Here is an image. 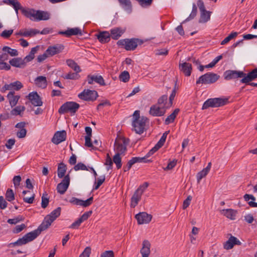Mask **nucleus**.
<instances>
[{"instance_id": "1", "label": "nucleus", "mask_w": 257, "mask_h": 257, "mask_svg": "<svg viewBox=\"0 0 257 257\" xmlns=\"http://www.w3.org/2000/svg\"><path fill=\"white\" fill-rule=\"evenodd\" d=\"M3 2L12 6L15 10L16 15H18L19 10L27 18L33 21H47L50 19V14L47 11L35 10L34 9H26L24 8L18 0H3Z\"/></svg>"}, {"instance_id": "2", "label": "nucleus", "mask_w": 257, "mask_h": 257, "mask_svg": "<svg viewBox=\"0 0 257 257\" xmlns=\"http://www.w3.org/2000/svg\"><path fill=\"white\" fill-rule=\"evenodd\" d=\"M224 77L226 80L242 78L240 80V82L248 83L257 78V68L247 74L240 71L227 70L224 73Z\"/></svg>"}, {"instance_id": "3", "label": "nucleus", "mask_w": 257, "mask_h": 257, "mask_svg": "<svg viewBox=\"0 0 257 257\" xmlns=\"http://www.w3.org/2000/svg\"><path fill=\"white\" fill-rule=\"evenodd\" d=\"M148 119L144 116H140V111L136 110L133 115L132 125L136 133L142 134L145 130Z\"/></svg>"}, {"instance_id": "4", "label": "nucleus", "mask_w": 257, "mask_h": 257, "mask_svg": "<svg viewBox=\"0 0 257 257\" xmlns=\"http://www.w3.org/2000/svg\"><path fill=\"white\" fill-rule=\"evenodd\" d=\"M143 43V41L137 38L121 39L117 42V45L127 51L134 50L138 45Z\"/></svg>"}, {"instance_id": "5", "label": "nucleus", "mask_w": 257, "mask_h": 257, "mask_svg": "<svg viewBox=\"0 0 257 257\" xmlns=\"http://www.w3.org/2000/svg\"><path fill=\"white\" fill-rule=\"evenodd\" d=\"M228 102V99L227 98H209L204 102L202 109H205L210 107H217L222 106L227 104Z\"/></svg>"}, {"instance_id": "6", "label": "nucleus", "mask_w": 257, "mask_h": 257, "mask_svg": "<svg viewBox=\"0 0 257 257\" xmlns=\"http://www.w3.org/2000/svg\"><path fill=\"white\" fill-rule=\"evenodd\" d=\"M129 141L125 138L117 137L115 139L114 150L116 152V154L122 155L125 153L126 150V146L128 145Z\"/></svg>"}, {"instance_id": "7", "label": "nucleus", "mask_w": 257, "mask_h": 257, "mask_svg": "<svg viewBox=\"0 0 257 257\" xmlns=\"http://www.w3.org/2000/svg\"><path fill=\"white\" fill-rule=\"evenodd\" d=\"M61 207H57L50 214L47 215L41 223L44 228L47 229L51 225V223L60 216L61 213Z\"/></svg>"}, {"instance_id": "8", "label": "nucleus", "mask_w": 257, "mask_h": 257, "mask_svg": "<svg viewBox=\"0 0 257 257\" xmlns=\"http://www.w3.org/2000/svg\"><path fill=\"white\" fill-rule=\"evenodd\" d=\"M79 104L75 102H66L60 107L58 112L60 114H64L69 112L74 114L79 108Z\"/></svg>"}, {"instance_id": "9", "label": "nucleus", "mask_w": 257, "mask_h": 257, "mask_svg": "<svg viewBox=\"0 0 257 257\" xmlns=\"http://www.w3.org/2000/svg\"><path fill=\"white\" fill-rule=\"evenodd\" d=\"M219 78L216 74L209 72L201 76L196 81V84H209L215 82Z\"/></svg>"}, {"instance_id": "10", "label": "nucleus", "mask_w": 257, "mask_h": 257, "mask_svg": "<svg viewBox=\"0 0 257 257\" xmlns=\"http://www.w3.org/2000/svg\"><path fill=\"white\" fill-rule=\"evenodd\" d=\"M98 96V93L95 90L85 89L78 94V97L85 101H94Z\"/></svg>"}, {"instance_id": "11", "label": "nucleus", "mask_w": 257, "mask_h": 257, "mask_svg": "<svg viewBox=\"0 0 257 257\" xmlns=\"http://www.w3.org/2000/svg\"><path fill=\"white\" fill-rule=\"evenodd\" d=\"M69 175H66L62 181L57 185V190L60 194H64L67 190L70 184Z\"/></svg>"}, {"instance_id": "12", "label": "nucleus", "mask_w": 257, "mask_h": 257, "mask_svg": "<svg viewBox=\"0 0 257 257\" xmlns=\"http://www.w3.org/2000/svg\"><path fill=\"white\" fill-rule=\"evenodd\" d=\"M23 85L19 81L12 82L10 84H6L1 89L2 92H5L7 90L19 91L23 88Z\"/></svg>"}, {"instance_id": "13", "label": "nucleus", "mask_w": 257, "mask_h": 257, "mask_svg": "<svg viewBox=\"0 0 257 257\" xmlns=\"http://www.w3.org/2000/svg\"><path fill=\"white\" fill-rule=\"evenodd\" d=\"M169 131L165 132L163 134L162 137L161 138L159 141L157 143V144L153 147L146 155L147 157H149L150 156L152 155L155 152L157 151L160 148H161L164 143L166 141L167 136L169 134Z\"/></svg>"}, {"instance_id": "14", "label": "nucleus", "mask_w": 257, "mask_h": 257, "mask_svg": "<svg viewBox=\"0 0 257 257\" xmlns=\"http://www.w3.org/2000/svg\"><path fill=\"white\" fill-rule=\"evenodd\" d=\"M169 131L165 132L163 134L162 137L161 138L159 141L157 143V144L153 147L146 155L147 157H149L150 156L152 155L155 152L157 151L160 148H161L164 143L166 141L167 136L169 134Z\"/></svg>"}, {"instance_id": "15", "label": "nucleus", "mask_w": 257, "mask_h": 257, "mask_svg": "<svg viewBox=\"0 0 257 257\" xmlns=\"http://www.w3.org/2000/svg\"><path fill=\"white\" fill-rule=\"evenodd\" d=\"M26 97L30 100L31 104L35 106H40L43 104L41 98L37 92L30 93Z\"/></svg>"}, {"instance_id": "16", "label": "nucleus", "mask_w": 257, "mask_h": 257, "mask_svg": "<svg viewBox=\"0 0 257 257\" xmlns=\"http://www.w3.org/2000/svg\"><path fill=\"white\" fill-rule=\"evenodd\" d=\"M139 224L149 223L152 220V216L145 212H140L135 216Z\"/></svg>"}, {"instance_id": "17", "label": "nucleus", "mask_w": 257, "mask_h": 257, "mask_svg": "<svg viewBox=\"0 0 257 257\" xmlns=\"http://www.w3.org/2000/svg\"><path fill=\"white\" fill-rule=\"evenodd\" d=\"M46 230L41 224L38 228L25 235L28 242L33 241L41 233L42 231Z\"/></svg>"}, {"instance_id": "18", "label": "nucleus", "mask_w": 257, "mask_h": 257, "mask_svg": "<svg viewBox=\"0 0 257 257\" xmlns=\"http://www.w3.org/2000/svg\"><path fill=\"white\" fill-rule=\"evenodd\" d=\"M166 107H160L157 105H152L150 109L149 113L154 116H161L166 112Z\"/></svg>"}, {"instance_id": "19", "label": "nucleus", "mask_w": 257, "mask_h": 257, "mask_svg": "<svg viewBox=\"0 0 257 257\" xmlns=\"http://www.w3.org/2000/svg\"><path fill=\"white\" fill-rule=\"evenodd\" d=\"M66 138V132L65 131H58L54 135L52 139V142L58 145L60 143L65 141Z\"/></svg>"}, {"instance_id": "20", "label": "nucleus", "mask_w": 257, "mask_h": 257, "mask_svg": "<svg viewBox=\"0 0 257 257\" xmlns=\"http://www.w3.org/2000/svg\"><path fill=\"white\" fill-rule=\"evenodd\" d=\"M64 48L62 44H56L52 46H49L46 50V52L49 56H52L60 53Z\"/></svg>"}, {"instance_id": "21", "label": "nucleus", "mask_w": 257, "mask_h": 257, "mask_svg": "<svg viewBox=\"0 0 257 257\" xmlns=\"http://www.w3.org/2000/svg\"><path fill=\"white\" fill-rule=\"evenodd\" d=\"M10 64L15 67L24 68L26 66L25 60L20 57L14 58L9 61Z\"/></svg>"}, {"instance_id": "22", "label": "nucleus", "mask_w": 257, "mask_h": 257, "mask_svg": "<svg viewBox=\"0 0 257 257\" xmlns=\"http://www.w3.org/2000/svg\"><path fill=\"white\" fill-rule=\"evenodd\" d=\"M59 34L61 35H65L67 37H69L73 35H82V31L79 28H68L65 31L59 32Z\"/></svg>"}, {"instance_id": "23", "label": "nucleus", "mask_w": 257, "mask_h": 257, "mask_svg": "<svg viewBox=\"0 0 257 257\" xmlns=\"http://www.w3.org/2000/svg\"><path fill=\"white\" fill-rule=\"evenodd\" d=\"M240 245V241L235 237L231 235L228 240L223 244L224 248L225 249H230L233 248L234 245Z\"/></svg>"}, {"instance_id": "24", "label": "nucleus", "mask_w": 257, "mask_h": 257, "mask_svg": "<svg viewBox=\"0 0 257 257\" xmlns=\"http://www.w3.org/2000/svg\"><path fill=\"white\" fill-rule=\"evenodd\" d=\"M140 189L141 188H138L131 198V207L132 208H135L141 199L143 193Z\"/></svg>"}, {"instance_id": "25", "label": "nucleus", "mask_w": 257, "mask_h": 257, "mask_svg": "<svg viewBox=\"0 0 257 257\" xmlns=\"http://www.w3.org/2000/svg\"><path fill=\"white\" fill-rule=\"evenodd\" d=\"M39 33L40 31L36 29H31L30 30H28L25 29L20 30L19 32L17 33L16 34L17 35H20L23 37H31L39 34Z\"/></svg>"}, {"instance_id": "26", "label": "nucleus", "mask_w": 257, "mask_h": 257, "mask_svg": "<svg viewBox=\"0 0 257 257\" xmlns=\"http://www.w3.org/2000/svg\"><path fill=\"white\" fill-rule=\"evenodd\" d=\"M88 83L90 84L93 83V81L102 86L105 85V83L103 77L101 75H88L87 77Z\"/></svg>"}, {"instance_id": "27", "label": "nucleus", "mask_w": 257, "mask_h": 257, "mask_svg": "<svg viewBox=\"0 0 257 257\" xmlns=\"http://www.w3.org/2000/svg\"><path fill=\"white\" fill-rule=\"evenodd\" d=\"M7 97L9 100L10 106L12 108L16 106L20 98V96L18 95H15L14 91H10L8 94Z\"/></svg>"}, {"instance_id": "28", "label": "nucleus", "mask_w": 257, "mask_h": 257, "mask_svg": "<svg viewBox=\"0 0 257 257\" xmlns=\"http://www.w3.org/2000/svg\"><path fill=\"white\" fill-rule=\"evenodd\" d=\"M146 156L145 157L140 158V157H134L131 160L128 161L127 163L126 166L123 167V171L124 172L128 171L132 167V166L135 163L137 162H146L145 160H146Z\"/></svg>"}, {"instance_id": "29", "label": "nucleus", "mask_w": 257, "mask_h": 257, "mask_svg": "<svg viewBox=\"0 0 257 257\" xmlns=\"http://www.w3.org/2000/svg\"><path fill=\"white\" fill-rule=\"evenodd\" d=\"M179 68L186 76H190L192 72V65L187 62L179 64Z\"/></svg>"}, {"instance_id": "30", "label": "nucleus", "mask_w": 257, "mask_h": 257, "mask_svg": "<svg viewBox=\"0 0 257 257\" xmlns=\"http://www.w3.org/2000/svg\"><path fill=\"white\" fill-rule=\"evenodd\" d=\"M150 247L151 244L147 240H145L143 242V247L141 248L140 252L142 254V257H148L150 254Z\"/></svg>"}, {"instance_id": "31", "label": "nucleus", "mask_w": 257, "mask_h": 257, "mask_svg": "<svg viewBox=\"0 0 257 257\" xmlns=\"http://www.w3.org/2000/svg\"><path fill=\"white\" fill-rule=\"evenodd\" d=\"M97 38L101 43L108 42L110 40V33L107 31L100 32L99 34L96 35Z\"/></svg>"}, {"instance_id": "32", "label": "nucleus", "mask_w": 257, "mask_h": 257, "mask_svg": "<svg viewBox=\"0 0 257 257\" xmlns=\"http://www.w3.org/2000/svg\"><path fill=\"white\" fill-rule=\"evenodd\" d=\"M110 35L112 39L117 40L124 33L125 30L117 27L112 29L110 31Z\"/></svg>"}, {"instance_id": "33", "label": "nucleus", "mask_w": 257, "mask_h": 257, "mask_svg": "<svg viewBox=\"0 0 257 257\" xmlns=\"http://www.w3.org/2000/svg\"><path fill=\"white\" fill-rule=\"evenodd\" d=\"M211 167V163H208L207 166L203 169L202 171L198 172L197 174V182L199 183L200 180L204 177H205L210 170Z\"/></svg>"}, {"instance_id": "34", "label": "nucleus", "mask_w": 257, "mask_h": 257, "mask_svg": "<svg viewBox=\"0 0 257 257\" xmlns=\"http://www.w3.org/2000/svg\"><path fill=\"white\" fill-rule=\"evenodd\" d=\"M119 5L128 13L132 11V5L130 0H118Z\"/></svg>"}, {"instance_id": "35", "label": "nucleus", "mask_w": 257, "mask_h": 257, "mask_svg": "<svg viewBox=\"0 0 257 257\" xmlns=\"http://www.w3.org/2000/svg\"><path fill=\"white\" fill-rule=\"evenodd\" d=\"M35 83L39 87L42 88H46L47 85L46 77L43 76L37 77L35 79Z\"/></svg>"}, {"instance_id": "36", "label": "nucleus", "mask_w": 257, "mask_h": 257, "mask_svg": "<svg viewBox=\"0 0 257 257\" xmlns=\"http://www.w3.org/2000/svg\"><path fill=\"white\" fill-rule=\"evenodd\" d=\"M221 213L225 216L226 217L230 218L231 219H234L235 216L236 214V211L231 209H223L221 211Z\"/></svg>"}, {"instance_id": "37", "label": "nucleus", "mask_w": 257, "mask_h": 257, "mask_svg": "<svg viewBox=\"0 0 257 257\" xmlns=\"http://www.w3.org/2000/svg\"><path fill=\"white\" fill-rule=\"evenodd\" d=\"M26 107L24 106L19 105L12 109L10 113L12 115H21L25 110Z\"/></svg>"}, {"instance_id": "38", "label": "nucleus", "mask_w": 257, "mask_h": 257, "mask_svg": "<svg viewBox=\"0 0 257 257\" xmlns=\"http://www.w3.org/2000/svg\"><path fill=\"white\" fill-rule=\"evenodd\" d=\"M179 111V108H176L174 111L166 118L165 121V124L167 125L173 122Z\"/></svg>"}, {"instance_id": "39", "label": "nucleus", "mask_w": 257, "mask_h": 257, "mask_svg": "<svg viewBox=\"0 0 257 257\" xmlns=\"http://www.w3.org/2000/svg\"><path fill=\"white\" fill-rule=\"evenodd\" d=\"M67 167L66 165L63 163H60L58 167V176L60 178H64L65 173L66 172Z\"/></svg>"}, {"instance_id": "40", "label": "nucleus", "mask_w": 257, "mask_h": 257, "mask_svg": "<svg viewBox=\"0 0 257 257\" xmlns=\"http://www.w3.org/2000/svg\"><path fill=\"white\" fill-rule=\"evenodd\" d=\"M66 63L68 66L71 68L74 71L79 73L81 71L80 67L72 59H68L66 60Z\"/></svg>"}, {"instance_id": "41", "label": "nucleus", "mask_w": 257, "mask_h": 257, "mask_svg": "<svg viewBox=\"0 0 257 257\" xmlns=\"http://www.w3.org/2000/svg\"><path fill=\"white\" fill-rule=\"evenodd\" d=\"M201 12L200 14V18L199 20L200 23H206L208 20H210V12L209 11H207L206 10L203 11Z\"/></svg>"}, {"instance_id": "42", "label": "nucleus", "mask_w": 257, "mask_h": 257, "mask_svg": "<svg viewBox=\"0 0 257 257\" xmlns=\"http://www.w3.org/2000/svg\"><path fill=\"white\" fill-rule=\"evenodd\" d=\"M244 199L246 201H248L249 199L252 200L251 201L248 202L249 205L252 207H256L257 203L254 202L253 201L255 200V197L252 195L245 194L243 196Z\"/></svg>"}, {"instance_id": "43", "label": "nucleus", "mask_w": 257, "mask_h": 257, "mask_svg": "<svg viewBox=\"0 0 257 257\" xmlns=\"http://www.w3.org/2000/svg\"><path fill=\"white\" fill-rule=\"evenodd\" d=\"M3 51L10 54L11 56H17L18 55V52L16 49H12L8 46H5L3 48Z\"/></svg>"}, {"instance_id": "44", "label": "nucleus", "mask_w": 257, "mask_h": 257, "mask_svg": "<svg viewBox=\"0 0 257 257\" xmlns=\"http://www.w3.org/2000/svg\"><path fill=\"white\" fill-rule=\"evenodd\" d=\"M120 154H116L113 157L112 161L116 165V168L119 169L121 167V158Z\"/></svg>"}, {"instance_id": "45", "label": "nucleus", "mask_w": 257, "mask_h": 257, "mask_svg": "<svg viewBox=\"0 0 257 257\" xmlns=\"http://www.w3.org/2000/svg\"><path fill=\"white\" fill-rule=\"evenodd\" d=\"M130 77V74L126 71H124L121 72L119 76V80L124 82L128 81Z\"/></svg>"}, {"instance_id": "46", "label": "nucleus", "mask_w": 257, "mask_h": 257, "mask_svg": "<svg viewBox=\"0 0 257 257\" xmlns=\"http://www.w3.org/2000/svg\"><path fill=\"white\" fill-rule=\"evenodd\" d=\"M197 7L195 5V4H193V8H192V12L190 14L189 17L187 18L185 21H184L183 22H182V24L183 23H184L185 22H187V21H188L192 19H193L196 16V14H197Z\"/></svg>"}, {"instance_id": "47", "label": "nucleus", "mask_w": 257, "mask_h": 257, "mask_svg": "<svg viewBox=\"0 0 257 257\" xmlns=\"http://www.w3.org/2000/svg\"><path fill=\"white\" fill-rule=\"evenodd\" d=\"M6 198L8 201H12L15 199V194L12 189H8L6 193Z\"/></svg>"}, {"instance_id": "48", "label": "nucleus", "mask_w": 257, "mask_h": 257, "mask_svg": "<svg viewBox=\"0 0 257 257\" xmlns=\"http://www.w3.org/2000/svg\"><path fill=\"white\" fill-rule=\"evenodd\" d=\"M237 35V32H233L230 34L227 37H226L221 42V45H224L229 42L231 39H233Z\"/></svg>"}, {"instance_id": "49", "label": "nucleus", "mask_w": 257, "mask_h": 257, "mask_svg": "<svg viewBox=\"0 0 257 257\" xmlns=\"http://www.w3.org/2000/svg\"><path fill=\"white\" fill-rule=\"evenodd\" d=\"M28 243V241L27 240V239L24 235L22 238H19L17 241L14 243H11L9 244V246L13 245V246L19 245H21L23 244H25Z\"/></svg>"}, {"instance_id": "50", "label": "nucleus", "mask_w": 257, "mask_h": 257, "mask_svg": "<svg viewBox=\"0 0 257 257\" xmlns=\"http://www.w3.org/2000/svg\"><path fill=\"white\" fill-rule=\"evenodd\" d=\"M104 164L105 165L108 166V167L107 168V170H109L112 168L113 161L108 153L106 154V158Z\"/></svg>"}, {"instance_id": "51", "label": "nucleus", "mask_w": 257, "mask_h": 257, "mask_svg": "<svg viewBox=\"0 0 257 257\" xmlns=\"http://www.w3.org/2000/svg\"><path fill=\"white\" fill-rule=\"evenodd\" d=\"M10 69L11 66L0 58V70H9Z\"/></svg>"}, {"instance_id": "52", "label": "nucleus", "mask_w": 257, "mask_h": 257, "mask_svg": "<svg viewBox=\"0 0 257 257\" xmlns=\"http://www.w3.org/2000/svg\"><path fill=\"white\" fill-rule=\"evenodd\" d=\"M176 94V87L173 89L172 93L169 97V102L168 103V105H167L166 107L168 108L170 106H171L173 104V101L175 97Z\"/></svg>"}, {"instance_id": "53", "label": "nucleus", "mask_w": 257, "mask_h": 257, "mask_svg": "<svg viewBox=\"0 0 257 257\" xmlns=\"http://www.w3.org/2000/svg\"><path fill=\"white\" fill-rule=\"evenodd\" d=\"M24 220V218L22 216H19L16 218L13 219H9L7 222L11 224H16L18 222L23 221Z\"/></svg>"}, {"instance_id": "54", "label": "nucleus", "mask_w": 257, "mask_h": 257, "mask_svg": "<svg viewBox=\"0 0 257 257\" xmlns=\"http://www.w3.org/2000/svg\"><path fill=\"white\" fill-rule=\"evenodd\" d=\"M64 78L67 79H77L79 78V75L78 73H72L70 72L66 74L64 77Z\"/></svg>"}, {"instance_id": "55", "label": "nucleus", "mask_w": 257, "mask_h": 257, "mask_svg": "<svg viewBox=\"0 0 257 257\" xmlns=\"http://www.w3.org/2000/svg\"><path fill=\"white\" fill-rule=\"evenodd\" d=\"M91 253V248L89 246L86 247L84 251L80 254L79 257H89Z\"/></svg>"}, {"instance_id": "56", "label": "nucleus", "mask_w": 257, "mask_h": 257, "mask_svg": "<svg viewBox=\"0 0 257 257\" xmlns=\"http://www.w3.org/2000/svg\"><path fill=\"white\" fill-rule=\"evenodd\" d=\"M167 99L168 96L167 95H163L158 99V103L160 105L164 104L163 106L166 107L167 106H165V104L167 103Z\"/></svg>"}, {"instance_id": "57", "label": "nucleus", "mask_w": 257, "mask_h": 257, "mask_svg": "<svg viewBox=\"0 0 257 257\" xmlns=\"http://www.w3.org/2000/svg\"><path fill=\"white\" fill-rule=\"evenodd\" d=\"M13 33V30H4L1 34V36L4 38H9Z\"/></svg>"}, {"instance_id": "58", "label": "nucleus", "mask_w": 257, "mask_h": 257, "mask_svg": "<svg viewBox=\"0 0 257 257\" xmlns=\"http://www.w3.org/2000/svg\"><path fill=\"white\" fill-rule=\"evenodd\" d=\"M74 169L75 171L79 170H88L87 167L82 163H78L74 166Z\"/></svg>"}, {"instance_id": "59", "label": "nucleus", "mask_w": 257, "mask_h": 257, "mask_svg": "<svg viewBox=\"0 0 257 257\" xmlns=\"http://www.w3.org/2000/svg\"><path fill=\"white\" fill-rule=\"evenodd\" d=\"M26 226L25 224H22L21 225H17L13 230V232L14 233H18L22 231L25 228H26Z\"/></svg>"}, {"instance_id": "60", "label": "nucleus", "mask_w": 257, "mask_h": 257, "mask_svg": "<svg viewBox=\"0 0 257 257\" xmlns=\"http://www.w3.org/2000/svg\"><path fill=\"white\" fill-rule=\"evenodd\" d=\"M21 177L20 176H15L13 180V183L14 184V186L15 188H18V186L20 185V182L21 181Z\"/></svg>"}, {"instance_id": "61", "label": "nucleus", "mask_w": 257, "mask_h": 257, "mask_svg": "<svg viewBox=\"0 0 257 257\" xmlns=\"http://www.w3.org/2000/svg\"><path fill=\"white\" fill-rule=\"evenodd\" d=\"M45 194H43L42 197V203L41 206L43 208H45L47 207L49 204V199L47 197H45Z\"/></svg>"}, {"instance_id": "62", "label": "nucleus", "mask_w": 257, "mask_h": 257, "mask_svg": "<svg viewBox=\"0 0 257 257\" xmlns=\"http://www.w3.org/2000/svg\"><path fill=\"white\" fill-rule=\"evenodd\" d=\"M93 200V197H91L85 201L82 200L81 206L85 207L89 206L92 204Z\"/></svg>"}, {"instance_id": "63", "label": "nucleus", "mask_w": 257, "mask_h": 257, "mask_svg": "<svg viewBox=\"0 0 257 257\" xmlns=\"http://www.w3.org/2000/svg\"><path fill=\"white\" fill-rule=\"evenodd\" d=\"M156 55H167L168 54V50L166 49H158L155 51Z\"/></svg>"}, {"instance_id": "64", "label": "nucleus", "mask_w": 257, "mask_h": 257, "mask_svg": "<svg viewBox=\"0 0 257 257\" xmlns=\"http://www.w3.org/2000/svg\"><path fill=\"white\" fill-rule=\"evenodd\" d=\"M100 257H114V253L112 250H106L101 253Z\"/></svg>"}]
</instances>
